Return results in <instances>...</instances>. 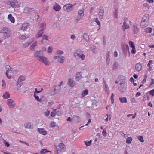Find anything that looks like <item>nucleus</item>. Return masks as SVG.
Instances as JSON below:
<instances>
[{
    "instance_id": "22",
    "label": "nucleus",
    "mask_w": 154,
    "mask_h": 154,
    "mask_svg": "<svg viewBox=\"0 0 154 154\" xmlns=\"http://www.w3.org/2000/svg\"><path fill=\"white\" fill-rule=\"evenodd\" d=\"M60 90V85H56L55 86V88L54 90V94L57 93Z\"/></svg>"
},
{
    "instance_id": "42",
    "label": "nucleus",
    "mask_w": 154,
    "mask_h": 154,
    "mask_svg": "<svg viewBox=\"0 0 154 154\" xmlns=\"http://www.w3.org/2000/svg\"><path fill=\"white\" fill-rule=\"evenodd\" d=\"M34 96L35 99L36 100L40 102L41 101V99H39L38 96L37 95H36V94L34 93Z\"/></svg>"
},
{
    "instance_id": "48",
    "label": "nucleus",
    "mask_w": 154,
    "mask_h": 154,
    "mask_svg": "<svg viewBox=\"0 0 154 154\" xmlns=\"http://www.w3.org/2000/svg\"><path fill=\"white\" fill-rule=\"evenodd\" d=\"M129 44L131 47H132V48H133L135 47V46L134 44V42L132 41H130L129 42Z\"/></svg>"
},
{
    "instance_id": "58",
    "label": "nucleus",
    "mask_w": 154,
    "mask_h": 154,
    "mask_svg": "<svg viewBox=\"0 0 154 154\" xmlns=\"http://www.w3.org/2000/svg\"><path fill=\"white\" fill-rule=\"evenodd\" d=\"M136 51L135 50V47L132 48V49L131 50V53L133 54H135L136 53Z\"/></svg>"
},
{
    "instance_id": "11",
    "label": "nucleus",
    "mask_w": 154,
    "mask_h": 154,
    "mask_svg": "<svg viewBox=\"0 0 154 154\" xmlns=\"http://www.w3.org/2000/svg\"><path fill=\"white\" fill-rule=\"evenodd\" d=\"M55 59H57V61L60 63H63L65 59L64 56H55L54 57Z\"/></svg>"
},
{
    "instance_id": "26",
    "label": "nucleus",
    "mask_w": 154,
    "mask_h": 154,
    "mask_svg": "<svg viewBox=\"0 0 154 154\" xmlns=\"http://www.w3.org/2000/svg\"><path fill=\"white\" fill-rule=\"evenodd\" d=\"M122 27L124 30L126 29H128L130 28L129 25L127 24L126 22L125 21H124L123 23V25L122 26Z\"/></svg>"
},
{
    "instance_id": "29",
    "label": "nucleus",
    "mask_w": 154,
    "mask_h": 154,
    "mask_svg": "<svg viewBox=\"0 0 154 154\" xmlns=\"http://www.w3.org/2000/svg\"><path fill=\"white\" fill-rule=\"evenodd\" d=\"M133 28V32L134 34H136L137 33L139 32V29L137 27L133 25L132 26Z\"/></svg>"
},
{
    "instance_id": "54",
    "label": "nucleus",
    "mask_w": 154,
    "mask_h": 154,
    "mask_svg": "<svg viewBox=\"0 0 154 154\" xmlns=\"http://www.w3.org/2000/svg\"><path fill=\"white\" fill-rule=\"evenodd\" d=\"M103 86H104V87H106V86H107V84L106 82V81L105 80V79L104 78H103Z\"/></svg>"
},
{
    "instance_id": "17",
    "label": "nucleus",
    "mask_w": 154,
    "mask_h": 154,
    "mask_svg": "<svg viewBox=\"0 0 154 154\" xmlns=\"http://www.w3.org/2000/svg\"><path fill=\"white\" fill-rule=\"evenodd\" d=\"M37 41H35L33 43L30 47V49L31 50L33 51H34L35 47L37 45Z\"/></svg>"
},
{
    "instance_id": "32",
    "label": "nucleus",
    "mask_w": 154,
    "mask_h": 154,
    "mask_svg": "<svg viewBox=\"0 0 154 154\" xmlns=\"http://www.w3.org/2000/svg\"><path fill=\"white\" fill-rule=\"evenodd\" d=\"M32 9L28 7H25L23 11V12L25 13H28L31 11Z\"/></svg>"
},
{
    "instance_id": "35",
    "label": "nucleus",
    "mask_w": 154,
    "mask_h": 154,
    "mask_svg": "<svg viewBox=\"0 0 154 154\" xmlns=\"http://www.w3.org/2000/svg\"><path fill=\"white\" fill-rule=\"evenodd\" d=\"M25 79V76L24 75H22L19 77L18 79V81L22 82V81H24Z\"/></svg>"
},
{
    "instance_id": "63",
    "label": "nucleus",
    "mask_w": 154,
    "mask_h": 154,
    "mask_svg": "<svg viewBox=\"0 0 154 154\" xmlns=\"http://www.w3.org/2000/svg\"><path fill=\"white\" fill-rule=\"evenodd\" d=\"M50 125L52 127H54L55 126V123L54 122H51Z\"/></svg>"
},
{
    "instance_id": "20",
    "label": "nucleus",
    "mask_w": 154,
    "mask_h": 154,
    "mask_svg": "<svg viewBox=\"0 0 154 154\" xmlns=\"http://www.w3.org/2000/svg\"><path fill=\"white\" fill-rule=\"evenodd\" d=\"M9 29L7 27H3L0 31V33L2 34H4L7 32H9Z\"/></svg>"
},
{
    "instance_id": "59",
    "label": "nucleus",
    "mask_w": 154,
    "mask_h": 154,
    "mask_svg": "<svg viewBox=\"0 0 154 154\" xmlns=\"http://www.w3.org/2000/svg\"><path fill=\"white\" fill-rule=\"evenodd\" d=\"M49 113L50 112L48 110L46 111L44 113L45 115L47 117L49 116Z\"/></svg>"
},
{
    "instance_id": "30",
    "label": "nucleus",
    "mask_w": 154,
    "mask_h": 154,
    "mask_svg": "<svg viewBox=\"0 0 154 154\" xmlns=\"http://www.w3.org/2000/svg\"><path fill=\"white\" fill-rule=\"evenodd\" d=\"M83 38L86 41L88 42L89 40V38L88 34L85 33L83 34L82 35Z\"/></svg>"
},
{
    "instance_id": "25",
    "label": "nucleus",
    "mask_w": 154,
    "mask_h": 154,
    "mask_svg": "<svg viewBox=\"0 0 154 154\" xmlns=\"http://www.w3.org/2000/svg\"><path fill=\"white\" fill-rule=\"evenodd\" d=\"M28 26H29V24L26 23H23L22 25L21 28V29L22 30L24 31L27 29Z\"/></svg>"
},
{
    "instance_id": "19",
    "label": "nucleus",
    "mask_w": 154,
    "mask_h": 154,
    "mask_svg": "<svg viewBox=\"0 0 154 154\" xmlns=\"http://www.w3.org/2000/svg\"><path fill=\"white\" fill-rule=\"evenodd\" d=\"M142 68V65L140 63H137L135 65V69L136 70L138 71H140L141 70Z\"/></svg>"
},
{
    "instance_id": "23",
    "label": "nucleus",
    "mask_w": 154,
    "mask_h": 154,
    "mask_svg": "<svg viewBox=\"0 0 154 154\" xmlns=\"http://www.w3.org/2000/svg\"><path fill=\"white\" fill-rule=\"evenodd\" d=\"M43 31L42 30H39L38 32L37 33L35 37L36 38H38L40 37L42 35V34L43 33Z\"/></svg>"
},
{
    "instance_id": "39",
    "label": "nucleus",
    "mask_w": 154,
    "mask_h": 154,
    "mask_svg": "<svg viewBox=\"0 0 154 154\" xmlns=\"http://www.w3.org/2000/svg\"><path fill=\"white\" fill-rule=\"evenodd\" d=\"M95 20V22L97 23L98 25L99 26V28L98 29H97V30H99L100 27V22H99L98 19L97 18H94Z\"/></svg>"
},
{
    "instance_id": "8",
    "label": "nucleus",
    "mask_w": 154,
    "mask_h": 154,
    "mask_svg": "<svg viewBox=\"0 0 154 154\" xmlns=\"http://www.w3.org/2000/svg\"><path fill=\"white\" fill-rule=\"evenodd\" d=\"M39 61L43 63L45 66H49L50 63V61L48 60L47 58L45 56H43Z\"/></svg>"
},
{
    "instance_id": "61",
    "label": "nucleus",
    "mask_w": 154,
    "mask_h": 154,
    "mask_svg": "<svg viewBox=\"0 0 154 154\" xmlns=\"http://www.w3.org/2000/svg\"><path fill=\"white\" fill-rule=\"evenodd\" d=\"M150 94L152 96H154V89H153L150 91Z\"/></svg>"
},
{
    "instance_id": "51",
    "label": "nucleus",
    "mask_w": 154,
    "mask_h": 154,
    "mask_svg": "<svg viewBox=\"0 0 154 154\" xmlns=\"http://www.w3.org/2000/svg\"><path fill=\"white\" fill-rule=\"evenodd\" d=\"M52 48L51 47L49 46L47 50V52L48 53H51L52 51Z\"/></svg>"
},
{
    "instance_id": "46",
    "label": "nucleus",
    "mask_w": 154,
    "mask_h": 154,
    "mask_svg": "<svg viewBox=\"0 0 154 154\" xmlns=\"http://www.w3.org/2000/svg\"><path fill=\"white\" fill-rule=\"evenodd\" d=\"M49 151L46 150L45 149H42L40 152V154H44L47 152H49Z\"/></svg>"
},
{
    "instance_id": "36",
    "label": "nucleus",
    "mask_w": 154,
    "mask_h": 154,
    "mask_svg": "<svg viewBox=\"0 0 154 154\" xmlns=\"http://www.w3.org/2000/svg\"><path fill=\"white\" fill-rule=\"evenodd\" d=\"M88 94V91L87 90H85L83 91L82 93V97H84L86 95H87Z\"/></svg>"
},
{
    "instance_id": "55",
    "label": "nucleus",
    "mask_w": 154,
    "mask_h": 154,
    "mask_svg": "<svg viewBox=\"0 0 154 154\" xmlns=\"http://www.w3.org/2000/svg\"><path fill=\"white\" fill-rule=\"evenodd\" d=\"M62 112L60 110H58L57 112H56V114L58 116H60L62 114Z\"/></svg>"
},
{
    "instance_id": "52",
    "label": "nucleus",
    "mask_w": 154,
    "mask_h": 154,
    "mask_svg": "<svg viewBox=\"0 0 154 154\" xmlns=\"http://www.w3.org/2000/svg\"><path fill=\"white\" fill-rule=\"evenodd\" d=\"M85 144L87 146H89L90 145L91 143V141L90 140L88 142L84 141Z\"/></svg>"
},
{
    "instance_id": "18",
    "label": "nucleus",
    "mask_w": 154,
    "mask_h": 154,
    "mask_svg": "<svg viewBox=\"0 0 154 154\" xmlns=\"http://www.w3.org/2000/svg\"><path fill=\"white\" fill-rule=\"evenodd\" d=\"M3 34V35L2 38L4 39H6L10 37L11 35V33L10 31H9Z\"/></svg>"
},
{
    "instance_id": "34",
    "label": "nucleus",
    "mask_w": 154,
    "mask_h": 154,
    "mask_svg": "<svg viewBox=\"0 0 154 154\" xmlns=\"http://www.w3.org/2000/svg\"><path fill=\"white\" fill-rule=\"evenodd\" d=\"M119 99L120 102L122 103H126L127 102V99L125 97H120Z\"/></svg>"
},
{
    "instance_id": "12",
    "label": "nucleus",
    "mask_w": 154,
    "mask_h": 154,
    "mask_svg": "<svg viewBox=\"0 0 154 154\" xmlns=\"http://www.w3.org/2000/svg\"><path fill=\"white\" fill-rule=\"evenodd\" d=\"M7 103L8 106L10 108H13L15 106V103L11 99H8L7 100Z\"/></svg>"
},
{
    "instance_id": "24",
    "label": "nucleus",
    "mask_w": 154,
    "mask_h": 154,
    "mask_svg": "<svg viewBox=\"0 0 154 154\" xmlns=\"http://www.w3.org/2000/svg\"><path fill=\"white\" fill-rule=\"evenodd\" d=\"M8 19L12 23H14L15 22V19L11 14H9L8 17Z\"/></svg>"
},
{
    "instance_id": "43",
    "label": "nucleus",
    "mask_w": 154,
    "mask_h": 154,
    "mask_svg": "<svg viewBox=\"0 0 154 154\" xmlns=\"http://www.w3.org/2000/svg\"><path fill=\"white\" fill-rule=\"evenodd\" d=\"M138 139L141 142H144L143 137L142 136H138L137 137Z\"/></svg>"
},
{
    "instance_id": "49",
    "label": "nucleus",
    "mask_w": 154,
    "mask_h": 154,
    "mask_svg": "<svg viewBox=\"0 0 154 154\" xmlns=\"http://www.w3.org/2000/svg\"><path fill=\"white\" fill-rule=\"evenodd\" d=\"M18 38L19 39L21 40H23L25 38H26V37L24 35H20L19 36Z\"/></svg>"
},
{
    "instance_id": "13",
    "label": "nucleus",
    "mask_w": 154,
    "mask_h": 154,
    "mask_svg": "<svg viewBox=\"0 0 154 154\" xmlns=\"http://www.w3.org/2000/svg\"><path fill=\"white\" fill-rule=\"evenodd\" d=\"M120 85L121 86L119 88L120 91L124 92L126 89V83L125 82H124L120 83Z\"/></svg>"
},
{
    "instance_id": "41",
    "label": "nucleus",
    "mask_w": 154,
    "mask_h": 154,
    "mask_svg": "<svg viewBox=\"0 0 154 154\" xmlns=\"http://www.w3.org/2000/svg\"><path fill=\"white\" fill-rule=\"evenodd\" d=\"M152 28L150 27H147L146 29V32L147 33H151L152 31Z\"/></svg>"
},
{
    "instance_id": "3",
    "label": "nucleus",
    "mask_w": 154,
    "mask_h": 154,
    "mask_svg": "<svg viewBox=\"0 0 154 154\" xmlns=\"http://www.w3.org/2000/svg\"><path fill=\"white\" fill-rule=\"evenodd\" d=\"M7 3L8 5H11L14 8H19L20 7L18 2L17 0H7Z\"/></svg>"
},
{
    "instance_id": "9",
    "label": "nucleus",
    "mask_w": 154,
    "mask_h": 154,
    "mask_svg": "<svg viewBox=\"0 0 154 154\" xmlns=\"http://www.w3.org/2000/svg\"><path fill=\"white\" fill-rule=\"evenodd\" d=\"M63 8L64 11L66 12L71 11H72L73 9V8L71 6V4H68L64 5L63 6Z\"/></svg>"
},
{
    "instance_id": "50",
    "label": "nucleus",
    "mask_w": 154,
    "mask_h": 154,
    "mask_svg": "<svg viewBox=\"0 0 154 154\" xmlns=\"http://www.w3.org/2000/svg\"><path fill=\"white\" fill-rule=\"evenodd\" d=\"M114 95L113 93L112 94V95L111 97V100L112 102V103L113 104L114 103Z\"/></svg>"
},
{
    "instance_id": "16",
    "label": "nucleus",
    "mask_w": 154,
    "mask_h": 154,
    "mask_svg": "<svg viewBox=\"0 0 154 154\" xmlns=\"http://www.w3.org/2000/svg\"><path fill=\"white\" fill-rule=\"evenodd\" d=\"M32 125V124L31 123L29 122H26L24 124V126L27 128L31 129Z\"/></svg>"
},
{
    "instance_id": "60",
    "label": "nucleus",
    "mask_w": 154,
    "mask_h": 154,
    "mask_svg": "<svg viewBox=\"0 0 154 154\" xmlns=\"http://www.w3.org/2000/svg\"><path fill=\"white\" fill-rule=\"evenodd\" d=\"M104 88L105 89V91L106 92L109 93V90L108 88L107 87V86H106V87H105Z\"/></svg>"
},
{
    "instance_id": "7",
    "label": "nucleus",
    "mask_w": 154,
    "mask_h": 154,
    "mask_svg": "<svg viewBox=\"0 0 154 154\" xmlns=\"http://www.w3.org/2000/svg\"><path fill=\"white\" fill-rule=\"evenodd\" d=\"M22 82H21L18 80L17 81L16 85L18 90L19 91L22 92L23 93H24L25 92V88L24 87H22L20 89L18 88L20 87L22 85Z\"/></svg>"
},
{
    "instance_id": "14",
    "label": "nucleus",
    "mask_w": 154,
    "mask_h": 154,
    "mask_svg": "<svg viewBox=\"0 0 154 154\" xmlns=\"http://www.w3.org/2000/svg\"><path fill=\"white\" fill-rule=\"evenodd\" d=\"M33 41V40L32 39V40L30 41V42L28 41L26 42L23 41L22 42V43L23 45V46L24 47H28L31 44V43Z\"/></svg>"
},
{
    "instance_id": "21",
    "label": "nucleus",
    "mask_w": 154,
    "mask_h": 154,
    "mask_svg": "<svg viewBox=\"0 0 154 154\" xmlns=\"http://www.w3.org/2000/svg\"><path fill=\"white\" fill-rule=\"evenodd\" d=\"M53 9L56 11H58L61 9L60 6L58 4H56L53 7Z\"/></svg>"
},
{
    "instance_id": "56",
    "label": "nucleus",
    "mask_w": 154,
    "mask_h": 154,
    "mask_svg": "<svg viewBox=\"0 0 154 154\" xmlns=\"http://www.w3.org/2000/svg\"><path fill=\"white\" fill-rule=\"evenodd\" d=\"M103 135V136H106L107 135V133L105 129H104L102 132Z\"/></svg>"
},
{
    "instance_id": "47",
    "label": "nucleus",
    "mask_w": 154,
    "mask_h": 154,
    "mask_svg": "<svg viewBox=\"0 0 154 154\" xmlns=\"http://www.w3.org/2000/svg\"><path fill=\"white\" fill-rule=\"evenodd\" d=\"M63 53V51L61 50H58L56 51V54L57 55H60Z\"/></svg>"
},
{
    "instance_id": "37",
    "label": "nucleus",
    "mask_w": 154,
    "mask_h": 154,
    "mask_svg": "<svg viewBox=\"0 0 154 154\" xmlns=\"http://www.w3.org/2000/svg\"><path fill=\"white\" fill-rule=\"evenodd\" d=\"M118 67V63L117 62H116L113 65L112 69L115 70L117 69Z\"/></svg>"
},
{
    "instance_id": "40",
    "label": "nucleus",
    "mask_w": 154,
    "mask_h": 154,
    "mask_svg": "<svg viewBox=\"0 0 154 154\" xmlns=\"http://www.w3.org/2000/svg\"><path fill=\"white\" fill-rule=\"evenodd\" d=\"M132 138L131 137H128L127 139L126 143L127 144H129L131 143V141H132Z\"/></svg>"
},
{
    "instance_id": "2",
    "label": "nucleus",
    "mask_w": 154,
    "mask_h": 154,
    "mask_svg": "<svg viewBox=\"0 0 154 154\" xmlns=\"http://www.w3.org/2000/svg\"><path fill=\"white\" fill-rule=\"evenodd\" d=\"M84 10L82 9L80 10L78 12V14L75 18V22L77 23L81 20L84 15Z\"/></svg>"
},
{
    "instance_id": "38",
    "label": "nucleus",
    "mask_w": 154,
    "mask_h": 154,
    "mask_svg": "<svg viewBox=\"0 0 154 154\" xmlns=\"http://www.w3.org/2000/svg\"><path fill=\"white\" fill-rule=\"evenodd\" d=\"M153 63V61L152 60H150L149 61V63L147 64V66L149 67L148 70L150 71L152 69V67L150 66V65Z\"/></svg>"
},
{
    "instance_id": "10",
    "label": "nucleus",
    "mask_w": 154,
    "mask_h": 154,
    "mask_svg": "<svg viewBox=\"0 0 154 154\" xmlns=\"http://www.w3.org/2000/svg\"><path fill=\"white\" fill-rule=\"evenodd\" d=\"M104 9L102 6L99 7L98 9V15L100 18L103 19V17Z\"/></svg>"
},
{
    "instance_id": "4",
    "label": "nucleus",
    "mask_w": 154,
    "mask_h": 154,
    "mask_svg": "<svg viewBox=\"0 0 154 154\" xmlns=\"http://www.w3.org/2000/svg\"><path fill=\"white\" fill-rule=\"evenodd\" d=\"M43 56V52L41 50L35 52L34 55V57L38 61Z\"/></svg>"
},
{
    "instance_id": "5",
    "label": "nucleus",
    "mask_w": 154,
    "mask_h": 154,
    "mask_svg": "<svg viewBox=\"0 0 154 154\" xmlns=\"http://www.w3.org/2000/svg\"><path fill=\"white\" fill-rule=\"evenodd\" d=\"M65 150V145L63 143H61L56 147V150L55 151V154H59L61 151H64Z\"/></svg>"
},
{
    "instance_id": "57",
    "label": "nucleus",
    "mask_w": 154,
    "mask_h": 154,
    "mask_svg": "<svg viewBox=\"0 0 154 154\" xmlns=\"http://www.w3.org/2000/svg\"><path fill=\"white\" fill-rule=\"evenodd\" d=\"M2 88H4L5 86V81L4 80L2 81Z\"/></svg>"
},
{
    "instance_id": "28",
    "label": "nucleus",
    "mask_w": 154,
    "mask_h": 154,
    "mask_svg": "<svg viewBox=\"0 0 154 154\" xmlns=\"http://www.w3.org/2000/svg\"><path fill=\"white\" fill-rule=\"evenodd\" d=\"M81 72H79L77 73L76 74V79L77 81H79L82 78Z\"/></svg>"
},
{
    "instance_id": "33",
    "label": "nucleus",
    "mask_w": 154,
    "mask_h": 154,
    "mask_svg": "<svg viewBox=\"0 0 154 154\" xmlns=\"http://www.w3.org/2000/svg\"><path fill=\"white\" fill-rule=\"evenodd\" d=\"M4 99H7L10 97V95L9 93L8 92H5L2 96Z\"/></svg>"
},
{
    "instance_id": "45",
    "label": "nucleus",
    "mask_w": 154,
    "mask_h": 154,
    "mask_svg": "<svg viewBox=\"0 0 154 154\" xmlns=\"http://www.w3.org/2000/svg\"><path fill=\"white\" fill-rule=\"evenodd\" d=\"M42 39H43L44 40H48V35H42Z\"/></svg>"
},
{
    "instance_id": "31",
    "label": "nucleus",
    "mask_w": 154,
    "mask_h": 154,
    "mask_svg": "<svg viewBox=\"0 0 154 154\" xmlns=\"http://www.w3.org/2000/svg\"><path fill=\"white\" fill-rule=\"evenodd\" d=\"M69 84L71 87H73L75 85V83L72 80L70 79L69 82Z\"/></svg>"
},
{
    "instance_id": "15",
    "label": "nucleus",
    "mask_w": 154,
    "mask_h": 154,
    "mask_svg": "<svg viewBox=\"0 0 154 154\" xmlns=\"http://www.w3.org/2000/svg\"><path fill=\"white\" fill-rule=\"evenodd\" d=\"M37 130L39 133L43 135H45L47 134L46 131L44 128H38V129Z\"/></svg>"
},
{
    "instance_id": "64",
    "label": "nucleus",
    "mask_w": 154,
    "mask_h": 154,
    "mask_svg": "<svg viewBox=\"0 0 154 154\" xmlns=\"http://www.w3.org/2000/svg\"><path fill=\"white\" fill-rule=\"evenodd\" d=\"M76 36L74 35H71L70 38L74 40L76 38Z\"/></svg>"
},
{
    "instance_id": "44",
    "label": "nucleus",
    "mask_w": 154,
    "mask_h": 154,
    "mask_svg": "<svg viewBox=\"0 0 154 154\" xmlns=\"http://www.w3.org/2000/svg\"><path fill=\"white\" fill-rule=\"evenodd\" d=\"M140 26L142 28L144 27V19L143 17L142 18V21L140 23Z\"/></svg>"
},
{
    "instance_id": "1",
    "label": "nucleus",
    "mask_w": 154,
    "mask_h": 154,
    "mask_svg": "<svg viewBox=\"0 0 154 154\" xmlns=\"http://www.w3.org/2000/svg\"><path fill=\"white\" fill-rule=\"evenodd\" d=\"M74 56L76 58L79 59L80 58L82 60H84L85 58V55L83 54L82 52L80 50H78L75 52Z\"/></svg>"
},
{
    "instance_id": "6",
    "label": "nucleus",
    "mask_w": 154,
    "mask_h": 154,
    "mask_svg": "<svg viewBox=\"0 0 154 154\" xmlns=\"http://www.w3.org/2000/svg\"><path fill=\"white\" fill-rule=\"evenodd\" d=\"M6 69H8L6 72V75L7 77L9 79H10L11 78V75L13 74L12 72V71H15V72H16L17 71L14 69H9L10 66L9 65H6Z\"/></svg>"
},
{
    "instance_id": "62",
    "label": "nucleus",
    "mask_w": 154,
    "mask_h": 154,
    "mask_svg": "<svg viewBox=\"0 0 154 154\" xmlns=\"http://www.w3.org/2000/svg\"><path fill=\"white\" fill-rule=\"evenodd\" d=\"M103 42L104 45H106V38L105 37H104L103 38Z\"/></svg>"
},
{
    "instance_id": "27",
    "label": "nucleus",
    "mask_w": 154,
    "mask_h": 154,
    "mask_svg": "<svg viewBox=\"0 0 154 154\" xmlns=\"http://www.w3.org/2000/svg\"><path fill=\"white\" fill-rule=\"evenodd\" d=\"M40 28L43 31L45 30L46 28V24L44 23H41L40 24Z\"/></svg>"
},
{
    "instance_id": "53",
    "label": "nucleus",
    "mask_w": 154,
    "mask_h": 154,
    "mask_svg": "<svg viewBox=\"0 0 154 154\" xmlns=\"http://www.w3.org/2000/svg\"><path fill=\"white\" fill-rule=\"evenodd\" d=\"M56 110H54L53 112H51V117H54L56 114Z\"/></svg>"
}]
</instances>
